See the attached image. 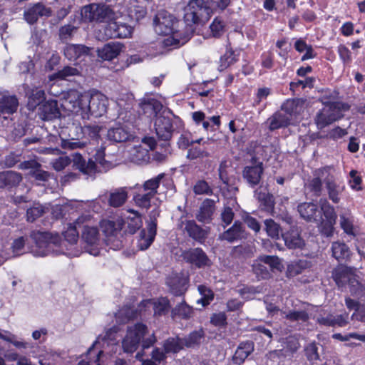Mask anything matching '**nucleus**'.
Returning <instances> with one entry per match:
<instances>
[{
	"label": "nucleus",
	"mask_w": 365,
	"mask_h": 365,
	"mask_svg": "<svg viewBox=\"0 0 365 365\" xmlns=\"http://www.w3.org/2000/svg\"><path fill=\"white\" fill-rule=\"evenodd\" d=\"M140 106L143 113L148 117L158 116V113L163 107L159 101L150 97L143 98L140 103Z\"/></svg>",
	"instance_id": "35"
},
{
	"label": "nucleus",
	"mask_w": 365,
	"mask_h": 365,
	"mask_svg": "<svg viewBox=\"0 0 365 365\" xmlns=\"http://www.w3.org/2000/svg\"><path fill=\"white\" fill-rule=\"evenodd\" d=\"M291 119L289 116L282 112H276L268 118L270 130H274L281 128H284L290 124Z\"/></svg>",
	"instance_id": "40"
},
{
	"label": "nucleus",
	"mask_w": 365,
	"mask_h": 365,
	"mask_svg": "<svg viewBox=\"0 0 365 365\" xmlns=\"http://www.w3.org/2000/svg\"><path fill=\"white\" fill-rule=\"evenodd\" d=\"M48 210V207L34 202L33 205L26 209V218L29 222H34L38 218L43 216Z\"/></svg>",
	"instance_id": "44"
},
{
	"label": "nucleus",
	"mask_w": 365,
	"mask_h": 365,
	"mask_svg": "<svg viewBox=\"0 0 365 365\" xmlns=\"http://www.w3.org/2000/svg\"><path fill=\"white\" fill-rule=\"evenodd\" d=\"M193 192L195 195H212L213 194L212 188L204 180H200L196 182L193 187Z\"/></svg>",
	"instance_id": "56"
},
{
	"label": "nucleus",
	"mask_w": 365,
	"mask_h": 365,
	"mask_svg": "<svg viewBox=\"0 0 365 365\" xmlns=\"http://www.w3.org/2000/svg\"><path fill=\"white\" fill-rule=\"evenodd\" d=\"M22 180L20 173L14 170L0 171V189L10 191L18 187Z\"/></svg>",
	"instance_id": "21"
},
{
	"label": "nucleus",
	"mask_w": 365,
	"mask_h": 365,
	"mask_svg": "<svg viewBox=\"0 0 365 365\" xmlns=\"http://www.w3.org/2000/svg\"><path fill=\"white\" fill-rule=\"evenodd\" d=\"M349 292L352 296L365 302V285L357 279L351 281V284L349 285Z\"/></svg>",
	"instance_id": "55"
},
{
	"label": "nucleus",
	"mask_w": 365,
	"mask_h": 365,
	"mask_svg": "<svg viewBox=\"0 0 365 365\" xmlns=\"http://www.w3.org/2000/svg\"><path fill=\"white\" fill-rule=\"evenodd\" d=\"M26 96L28 98L27 106L31 110L41 106L46 99L44 91L38 88L29 89L26 91Z\"/></svg>",
	"instance_id": "38"
},
{
	"label": "nucleus",
	"mask_w": 365,
	"mask_h": 365,
	"mask_svg": "<svg viewBox=\"0 0 365 365\" xmlns=\"http://www.w3.org/2000/svg\"><path fill=\"white\" fill-rule=\"evenodd\" d=\"M252 271L259 280L267 279L272 277L271 270L261 262L259 257L252 264Z\"/></svg>",
	"instance_id": "50"
},
{
	"label": "nucleus",
	"mask_w": 365,
	"mask_h": 365,
	"mask_svg": "<svg viewBox=\"0 0 365 365\" xmlns=\"http://www.w3.org/2000/svg\"><path fill=\"white\" fill-rule=\"evenodd\" d=\"M73 156V167L78 170L82 174L87 176H93L98 171L97 164L103 166L106 165V160H105V153L103 150H98L96 151L93 158H89L86 161L78 153H74L71 155Z\"/></svg>",
	"instance_id": "5"
},
{
	"label": "nucleus",
	"mask_w": 365,
	"mask_h": 365,
	"mask_svg": "<svg viewBox=\"0 0 365 365\" xmlns=\"http://www.w3.org/2000/svg\"><path fill=\"white\" fill-rule=\"evenodd\" d=\"M128 16L135 21L143 19L147 14L146 8L138 3L131 4L128 9Z\"/></svg>",
	"instance_id": "53"
},
{
	"label": "nucleus",
	"mask_w": 365,
	"mask_h": 365,
	"mask_svg": "<svg viewBox=\"0 0 365 365\" xmlns=\"http://www.w3.org/2000/svg\"><path fill=\"white\" fill-rule=\"evenodd\" d=\"M108 105V98L101 93L95 92L91 96L87 95L84 119L88 118L90 115L96 118L102 116L106 113Z\"/></svg>",
	"instance_id": "10"
},
{
	"label": "nucleus",
	"mask_w": 365,
	"mask_h": 365,
	"mask_svg": "<svg viewBox=\"0 0 365 365\" xmlns=\"http://www.w3.org/2000/svg\"><path fill=\"white\" fill-rule=\"evenodd\" d=\"M90 51L91 48L83 44H67L63 49L64 56L69 61L83 58L90 55Z\"/></svg>",
	"instance_id": "27"
},
{
	"label": "nucleus",
	"mask_w": 365,
	"mask_h": 365,
	"mask_svg": "<svg viewBox=\"0 0 365 365\" xmlns=\"http://www.w3.org/2000/svg\"><path fill=\"white\" fill-rule=\"evenodd\" d=\"M253 351L254 343L252 341L241 342L232 358V365H242Z\"/></svg>",
	"instance_id": "28"
},
{
	"label": "nucleus",
	"mask_w": 365,
	"mask_h": 365,
	"mask_svg": "<svg viewBox=\"0 0 365 365\" xmlns=\"http://www.w3.org/2000/svg\"><path fill=\"white\" fill-rule=\"evenodd\" d=\"M331 277L339 287H344L346 283L349 286L356 278L351 267L339 265L333 269Z\"/></svg>",
	"instance_id": "25"
},
{
	"label": "nucleus",
	"mask_w": 365,
	"mask_h": 365,
	"mask_svg": "<svg viewBox=\"0 0 365 365\" xmlns=\"http://www.w3.org/2000/svg\"><path fill=\"white\" fill-rule=\"evenodd\" d=\"M205 336L202 329L192 331L189 335L181 338L184 347L193 348L200 344L201 339Z\"/></svg>",
	"instance_id": "46"
},
{
	"label": "nucleus",
	"mask_w": 365,
	"mask_h": 365,
	"mask_svg": "<svg viewBox=\"0 0 365 365\" xmlns=\"http://www.w3.org/2000/svg\"><path fill=\"white\" fill-rule=\"evenodd\" d=\"M51 15V9L38 2L25 9L24 19L28 24H34L37 22L40 17H49Z\"/></svg>",
	"instance_id": "16"
},
{
	"label": "nucleus",
	"mask_w": 365,
	"mask_h": 365,
	"mask_svg": "<svg viewBox=\"0 0 365 365\" xmlns=\"http://www.w3.org/2000/svg\"><path fill=\"white\" fill-rule=\"evenodd\" d=\"M285 245L289 249L300 248L304 245V240L300 237L298 229L292 227L289 230L282 234Z\"/></svg>",
	"instance_id": "34"
},
{
	"label": "nucleus",
	"mask_w": 365,
	"mask_h": 365,
	"mask_svg": "<svg viewBox=\"0 0 365 365\" xmlns=\"http://www.w3.org/2000/svg\"><path fill=\"white\" fill-rule=\"evenodd\" d=\"M184 348L182 339L179 336L169 337L163 342L165 353H178Z\"/></svg>",
	"instance_id": "49"
},
{
	"label": "nucleus",
	"mask_w": 365,
	"mask_h": 365,
	"mask_svg": "<svg viewBox=\"0 0 365 365\" xmlns=\"http://www.w3.org/2000/svg\"><path fill=\"white\" fill-rule=\"evenodd\" d=\"M78 26L69 23L61 26L58 29V38L61 43H68L77 33Z\"/></svg>",
	"instance_id": "48"
},
{
	"label": "nucleus",
	"mask_w": 365,
	"mask_h": 365,
	"mask_svg": "<svg viewBox=\"0 0 365 365\" xmlns=\"http://www.w3.org/2000/svg\"><path fill=\"white\" fill-rule=\"evenodd\" d=\"M81 75V71L73 66H66L62 69L59 70L50 76L51 81L53 80H64L69 81L70 78L75 77Z\"/></svg>",
	"instance_id": "43"
},
{
	"label": "nucleus",
	"mask_w": 365,
	"mask_h": 365,
	"mask_svg": "<svg viewBox=\"0 0 365 365\" xmlns=\"http://www.w3.org/2000/svg\"><path fill=\"white\" fill-rule=\"evenodd\" d=\"M255 197L259 202V207L261 210L268 212L274 210V196L267 190L257 189L255 190Z\"/></svg>",
	"instance_id": "32"
},
{
	"label": "nucleus",
	"mask_w": 365,
	"mask_h": 365,
	"mask_svg": "<svg viewBox=\"0 0 365 365\" xmlns=\"http://www.w3.org/2000/svg\"><path fill=\"white\" fill-rule=\"evenodd\" d=\"M82 239L88 245H95L99 241V232L96 227L85 226L82 232Z\"/></svg>",
	"instance_id": "51"
},
{
	"label": "nucleus",
	"mask_w": 365,
	"mask_h": 365,
	"mask_svg": "<svg viewBox=\"0 0 365 365\" xmlns=\"http://www.w3.org/2000/svg\"><path fill=\"white\" fill-rule=\"evenodd\" d=\"M87 217H80L75 222V226L69 227L63 233V240L61 239V242L57 245V250H61L62 252L60 254L64 253L63 247L66 246V243L68 242L70 245H74L76 243L78 239V228L81 227V224L83 223L84 220Z\"/></svg>",
	"instance_id": "22"
},
{
	"label": "nucleus",
	"mask_w": 365,
	"mask_h": 365,
	"mask_svg": "<svg viewBox=\"0 0 365 365\" xmlns=\"http://www.w3.org/2000/svg\"><path fill=\"white\" fill-rule=\"evenodd\" d=\"M172 116H175L172 110L164 109L154 122V127L158 138L164 141L168 142L174 132Z\"/></svg>",
	"instance_id": "9"
},
{
	"label": "nucleus",
	"mask_w": 365,
	"mask_h": 365,
	"mask_svg": "<svg viewBox=\"0 0 365 365\" xmlns=\"http://www.w3.org/2000/svg\"><path fill=\"white\" fill-rule=\"evenodd\" d=\"M19 106L16 95L4 93L0 98V115H12L16 113Z\"/></svg>",
	"instance_id": "29"
},
{
	"label": "nucleus",
	"mask_w": 365,
	"mask_h": 365,
	"mask_svg": "<svg viewBox=\"0 0 365 365\" xmlns=\"http://www.w3.org/2000/svg\"><path fill=\"white\" fill-rule=\"evenodd\" d=\"M181 227L190 238L201 245L205 243L210 232V227H201L194 220L182 221Z\"/></svg>",
	"instance_id": "13"
},
{
	"label": "nucleus",
	"mask_w": 365,
	"mask_h": 365,
	"mask_svg": "<svg viewBox=\"0 0 365 365\" xmlns=\"http://www.w3.org/2000/svg\"><path fill=\"white\" fill-rule=\"evenodd\" d=\"M124 45L120 42H110L98 49V56L105 61H111L123 51Z\"/></svg>",
	"instance_id": "30"
},
{
	"label": "nucleus",
	"mask_w": 365,
	"mask_h": 365,
	"mask_svg": "<svg viewBox=\"0 0 365 365\" xmlns=\"http://www.w3.org/2000/svg\"><path fill=\"white\" fill-rule=\"evenodd\" d=\"M102 127L96 124L86 125L82 128L84 135H88L93 140H98Z\"/></svg>",
	"instance_id": "62"
},
{
	"label": "nucleus",
	"mask_w": 365,
	"mask_h": 365,
	"mask_svg": "<svg viewBox=\"0 0 365 365\" xmlns=\"http://www.w3.org/2000/svg\"><path fill=\"white\" fill-rule=\"evenodd\" d=\"M265 230L267 235L272 238L279 239V225L272 219H267L264 220Z\"/></svg>",
	"instance_id": "58"
},
{
	"label": "nucleus",
	"mask_w": 365,
	"mask_h": 365,
	"mask_svg": "<svg viewBox=\"0 0 365 365\" xmlns=\"http://www.w3.org/2000/svg\"><path fill=\"white\" fill-rule=\"evenodd\" d=\"M248 235L242 222L237 220L232 227L220 235V239L232 243L234 242L245 240Z\"/></svg>",
	"instance_id": "19"
},
{
	"label": "nucleus",
	"mask_w": 365,
	"mask_h": 365,
	"mask_svg": "<svg viewBox=\"0 0 365 365\" xmlns=\"http://www.w3.org/2000/svg\"><path fill=\"white\" fill-rule=\"evenodd\" d=\"M250 165L245 166L242 172L243 180L252 188H255L262 181L264 173L263 163L256 157H252Z\"/></svg>",
	"instance_id": "11"
},
{
	"label": "nucleus",
	"mask_w": 365,
	"mask_h": 365,
	"mask_svg": "<svg viewBox=\"0 0 365 365\" xmlns=\"http://www.w3.org/2000/svg\"><path fill=\"white\" fill-rule=\"evenodd\" d=\"M19 163H21V155L16 154L14 152H11L6 155L2 161L4 166L8 168L14 167Z\"/></svg>",
	"instance_id": "64"
},
{
	"label": "nucleus",
	"mask_w": 365,
	"mask_h": 365,
	"mask_svg": "<svg viewBox=\"0 0 365 365\" xmlns=\"http://www.w3.org/2000/svg\"><path fill=\"white\" fill-rule=\"evenodd\" d=\"M123 225V222L120 219L103 220L100 224L101 229L106 236V244L115 250H120L123 246L120 232Z\"/></svg>",
	"instance_id": "4"
},
{
	"label": "nucleus",
	"mask_w": 365,
	"mask_h": 365,
	"mask_svg": "<svg viewBox=\"0 0 365 365\" xmlns=\"http://www.w3.org/2000/svg\"><path fill=\"white\" fill-rule=\"evenodd\" d=\"M343 107L344 106L339 102L326 104L325 106L317 113L315 117V123L317 128L323 129L329 124L342 118Z\"/></svg>",
	"instance_id": "8"
},
{
	"label": "nucleus",
	"mask_w": 365,
	"mask_h": 365,
	"mask_svg": "<svg viewBox=\"0 0 365 365\" xmlns=\"http://www.w3.org/2000/svg\"><path fill=\"white\" fill-rule=\"evenodd\" d=\"M148 333L146 324L137 322L129 325L126 329V334L122 340V348L124 352L132 354L135 352L141 344L143 349L153 346L157 341L154 333L147 338L145 336Z\"/></svg>",
	"instance_id": "2"
},
{
	"label": "nucleus",
	"mask_w": 365,
	"mask_h": 365,
	"mask_svg": "<svg viewBox=\"0 0 365 365\" xmlns=\"http://www.w3.org/2000/svg\"><path fill=\"white\" fill-rule=\"evenodd\" d=\"M215 7L212 0H190L185 7L184 21L187 26L205 24L211 17Z\"/></svg>",
	"instance_id": "3"
},
{
	"label": "nucleus",
	"mask_w": 365,
	"mask_h": 365,
	"mask_svg": "<svg viewBox=\"0 0 365 365\" xmlns=\"http://www.w3.org/2000/svg\"><path fill=\"white\" fill-rule=\"evenodd\" d=\"M210 156V153L205 149H201L199 147H192L187 150V158L190 160L197 159H202Z\"/></svg>",
	"instance_id": "60"
},
{
	"label": "nucleus",
	"mask_w": 365,
	"mask_h": 365,
	"mask_svg": "<svg viewBox=\"0 0 365 365\" xmlns=\"http://www.w3.org/2000/svg\"><path fill=\"white\" fill-rule=\"evenodd\" d=\"M178 21L175 18L166 11H159L153 19L154 29L156 33L160 35H170L173 34L171 38H168L165 40L167 46H180L183 45L190 38L194 32V29L188 27L186 34L181 37V33L177 30Z\"/></svg>",
	"instance_id": "1"
},
{
	"label": "nucleus",
	"mask_w": 365,
	"mask_h": 365,
	"mask_svg": "<svg viewBox=\"0 0 365 365\" xmlns=\"http://www.w3.org/2000/svg\"><path fill=\"white\" fill-rule=\"evenodd\" d=\"M326 188L327 190L329 198L334 203H339L340 202L339 195L343 192L344 187H341L336 183L331 171H329V177L326 180Z\"/></svg>",
	"instance_id": "36"
},
{
	"label": "nucleus",
	"mask_w": 365,
	"mask_h": 365,
	"mask_svg": "<svg viewBox=\"0 0 365 365\" xmlns=\"http://www.w3.org/2000/svg\"><path fill=\"white\" fill-rule=\"evenodd\" d=\"M20 170H30L29 175L37 181L46 182L51 173L41 169V165L35 160H25L18 165Z\"/></svg>",
	"instance_id": "17"
},
{
	"label": "nucleus",
	"mask_w": 365,
	"mask_h": 365,
	"mask_svg": "<svg viewBox=\"0 0 365 365\" xmlns=\"http://www.w3.org/2000/svg\"><path fill=\"white\" fill-rule=\"evenodd\" d=\"M304 101L299 98L288 99L282 105V110L291 118L300 113L303 109Z\"/></svg>",
	"instance_id": "41"
},
{
	"label": "nucleus",
	"mask_w": 365,
	"mask_h": 365,
	"mask_svg": "<svg viewBox=\"0 0 365 365\" xmlns=\"http://www.w3.org/2000/svg\"><path fill=\"white\" fill-rule=\"evenodd\" d=\"M30 237L38 247L44 249L42 255L50 253L59 255L62 252L61 250H57V245L61 242V237L57 233L33 230L30 233Z\"/></svg>",
	"instance_id": "6"
},
{
	"label": "nucleus",
	"mask_w": 365,
	"mask_h": 365,
	"mask_svg": "<svg viewBox=\"0 0 365 365\" xmlns=\"http://www.w3.org/2000/svg\"><path fill=\"white\" fill-rule=\"evenodd\" d=\"M331 250L333 257L339 262L350 260L351 252L344 242L339 241L332 242Z\"/></svg>",
	"instance_id": "37"
},
{
	"label": "nucleus",
	"mask_w": 365,
	"mask_h": 365,
	"mask_svg": "<svg viewBox=\"0 0 365 365\" xmlns=\"http://www.w3.org/2000/svg\"><path fill=\"white\" fill-rule=\"evenodd\" d=\"M317 322L326 327H345L348 324V314L334 315L328 314L326 316L320 315L317 319Z\"/></svg>",
	"instance_id": "31"
},
{
	"label": "nucleus",
	"mask_w": 365,
	"mask_h": 365,
	"mask_svg": "<svg viewBox=\"0 0 365 365\" xmlns=\"http://www.w3.org/2000/svg\"><path fill=\"white\" fill-rule=\"evenodd\" d=\"M333 170L331 167H324L319 168L314 172V177L309 180L307 187L310 192L315 197H319L322 195L323 187L322 183L326 184V180L329 177V171Z\"/></svg>",
	"instance_id": "14"
},
{
	"label": "nucleus",
	"mask_w": 365,
	"mask_h": 365,
	"mask_svg": "<svg viewBox=\"0 0 365 365\" xmlns=\"http://www.w3.org/2000/svg\"><path fill=\"white\" fill-rule=\"evenodd\" d=\"M285 314V318L291 322L302 321L307 322L309 319V314L304 310H293Z\"/></svg>",
	"instance_id": "57"
},
{
	"label": "nucleus",
	"mask_w": 365,
	"mask_h": 365,
	"mask_svg": "<svg viewBox=\"0 0 365 365\" xmlns=\"http://www.w3.org/2000/svg\"><path fill=\"white\" fill-rule=\"evenodd\" d=\"M144 305L147 307H153L155 315H165L168 313L170 305L167 297H160L155 300H143L140 303V307Z\"/></svg>",
	"instance_id": "33"
},
{
	"label": "nucleus",
	"mask_w": 365,
	"mask_h": 365,
	"mask_svg": "<svg viewBox=\"0 0 365 365\" xmlns=\"http://www.w3.org/2000/svg\"><path fill=\"white\" fill-rule=\"evenodd\" d=\"M210 28L214 37H220L224 32L225 22L220 17H216Z\"/></svg>",
	"instance_id": "63"
},
{
	"label": "nucleus",
	"mask_w": 365,
	"mask_h": 365,
	"mask_svg": "<svg viewBox=\"0 0 365 365\" xmlns=\"http://www.w3.org/2000/svg\"><path fill=\"white\" fill-rule=\"evenodd\" d=\"M165 178L164 173H160L156 177L146 180L143 185V188L144 191L155 196L158 193V188L160 186L161 180Z\"/></svg>",
	"instance_id": "52"
},
{
	"label": "nucleus",
	"mask_w": 365,
	"mask_h": 365,
	"mask_svg": "<svg viewBox=\"0 0 365 365\" xmlns=\"http://www.w3.org/2000/svg\"><path fill=\"white\" fill-rule=\"evenodd\" d=\"M230 46H227L225 53L220 57L218 70L223 71L238 61L240 52L236 53Z\"/></svg>",
	"instance_id": "39"
},
{
	"label": "nucleus",
	"mask_w": 365,
	"mask_h": 365,
	"mask_svg": "<svg viewBox=\"0 0 365 365\" xmlns=\"http://www.w3.org/2000/svg\"><path fill=\"white\" fill-rule=\"evenodd\" d=\"M82 19L86 22H104L113 19L115 13L109 6L91 4L81 9Z\"/></svg>",
	"instance_id": "7"
},
{
	"label": "nucleus",
	"mask_w": 365,
	"mask_h": 365,
	"mask_svg": "<svg viewBox=\"0 0 365 365\" xmlns=\"http://www.w3.org/2000/svg\"><path fill=\"white\" fill-rule=\"evenodd\" d=\"M262 262L268 268L272 271L273 269H279L281 263L280 259L277 256L263 255L259 257Z\"/></svg>",
	"instance_id": "61"
},
{
	"label": "nucleus",
	"mask_w": 365,
	"mask_h": 365,
	"mask_svg": "<svg viewBox=\"0 0 365 365\" xmlns=\"http://www.w3.org/2000/svg\"><path fill=\"white\" fill-rule=\"evenodd\" d=\"M153 197L154 196L148 192L144 194L138 193L134 196V201L138 207L148 209L150 207V202Z\"/></svg>",
	"instance_id": "59"
},
{
	"label": "nucleus",
	"mask_w": 365,
	"mask_h": 365,
	"mask_svg": "<svg viewBox=\"0 0 365 365\" xmlns=\"http://www.w3.org/2000/svg\"><path fill=\"white\" fill-rule=\"evenodd\" d=\"M297 211L304 220L308 222L322 223L323 221L321 211L314 202H302L297 206Z\"/></svg>",
	"instance_id": "18"
},
{
	"label": "nucleus",
	"mask_w": 365,
	"mask_h": 365,
	"mask_svg": "<svg viewBox=\"0 0 365 365\" xmlns=\"http://www.w3.org/2000/svg\"><path fill=\"white\" fill-rule=\"evenodd\" d=\"M174 315H178L182 319H190L193 314L192 307L187 305L185 302H182L172 310Z\"/></svg>",
	"instance_id": "54"
},
{
	"label": "nucleus",
	"mask_w": 365,
	"mask_h": 365,
	"mask_svg": "<svg viewBox=\"0 0 365 365\" xmlns=\"http://www.w3.org/2000/svg\"><path fill=\"white\" fill-rule=\"evenodd\" d=\"M321 213L323 212L327 223L332 226L336 223L337 215L336 214L334 207L326 199H321L319 201Z\"/></svg>",
	"instance_id": "47"
},
{
	"label": "nucleus",
	"mask_w": 365,
	"mask_h": 365,
	"mask_svg": "<svg viewBox=\"0 0 365 365\" xmlns=\"http://www.w3.org/2000/svg\"><path fill=\"white\" fill-rule=\"evenodd\" d=\"M107 138L110 141L120 143L129 141L133 135L125 125L115 123L107 132Z\"/></svg>",
	"instance_id": "20"
},
{
	"label": "nucleus",
	"mask_w": 365,
	"mask_h": 365,
	"mask_svg": "<svg viewBox=\"0 0 365 365\" xmlns=\"http://www.w3.org/2000/svg\"><path fill=\"white\" fill-rule=\"evenodd\" d=\"M130 158L136 164L147 163L150 159L148 150L142 146H134L130 150Z\"/></svg>",
	"instance_id": "45"
},
{
	"label": "nucleus",
	"mask_w": 365,
	"mask_h": 365,
	"mask_svg": "<svg viewBox=\"0 0 365 365\" xmlns=\"http://www.w3.org/2000/svg\"><path fill=\"white\" fill-rule=\"evenodd\" d=\"M128 199V192L125 187H120L111 192L109 195L108 204L113 207L122 206Z\"/></svg>",
	"instance_id": "42"
},
{
	"label": "nucleus",
	"mask_w": 365,
	"mask_h": 365,
	"mask_svg": "<svg viewBox=\"0 0 365 365\" xmlns=\"http://www.w3.org/2000/svg\"><path fill=\"white\" fill-rule=\"evenodd\" d=\"M216 201L207 198L202 202L199 210L195 214L196 220L202 223L208 224L212 220V215L215 210Z\"/></svg>",
	"instance_id": "24"
},
{
	"label": "nucleus",
	"mask_w": 365,
	"mask_h": 365,
	"mask_svg": "<svg viewBox=\"0 0 365 365\" xmlns=\"http://www.w3.org/2000/svg\"><path fill=\"white\" fill-rule=\"evenodd\" d=\"M87 101V95H79L78 93L70 94L63 101L62 106L68 112L76 115H81L84 119V110Z\"/></svg>",
	"instance_id": "15"
},
{
	"label": "nucleus",
	"mask_w": 365,
	"mask_h": 365,
	"mask_svg": "<svg viewBox=\"0 0 365 365\" xmlns=\"http://www.w3.org/2000/svg\"><path fill=\"white\" fill-rule=\"evenodd\" d=\"M187 278L183 274H173L166 280L170 292L175 296L184 294L187 290Z\"/></svg>",
	"instance_id": "23"
},
{
	"label": "nucleus",
	"mask_w": 365,
	"mask_h": 365,
	"mask_svg": "<svg viewBox=\"0 0 365 365\" xmlns=\"http://www.w3.org/2000/svg\"><path fill=\"white\" fill-rule=\"evenodd\" d=\"M60 110L56 100L43 102L38 108V115L43 120H51L60 116Z\"/></svg>",
	"instance_id": "26"
},
{
	"label": "nucleus",
	"mask_w": 365,
	"mask_h": 365,
	"mask_svg": "<svg viewBox=\"0 0 365 365\" xmlns=\"http://www.w3.org/2000/svg\"><path fill=\"white\" fill-rule=\"evenodd\" d=\"M181 257L186 263L197 269L210 267L212 264V260L200 247L187 249L182 252Z\"/></svg>",
	"instance_id": "12"
}]
</instances>
